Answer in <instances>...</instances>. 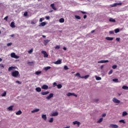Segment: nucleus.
I'll return each mask as SVG.
<instances>
[{"instance_id":"nucleus-9","label":"nucleus","mask_w":128,"mask_h":128,"mask_svg":"<svg viewBox=\"0 0 128 128\" xmlns=\"http://www.w3.org/2000/svg\"><path fill=\"white\" fill-rule=\"evenodd\" d=\"M73 124L74 125L77 124L78 128H79L80 126V122L78 121H75L73 122Z\"/></svg>"},{"instance_id":"nucleus-41","label":"nucleus","mask_w":128,"mask_h":128,"mask_svg":"<svg viewBox=\"0 0 128 128\" xmlns=\"http://www.w3.org/2000/svg\"><path fill=\"white\" fill-rule=\"evenodd\" d=\"M33 51H34V49L32 48L31 50H30L28 52V54H32V52Z\"/></svg>"},{"instance_id":"nucleus-45","label":"nucleus","mask_w":128,"mask_h":128,"mask_svg":"<svg viewBox=\"0 0 128 128\" xmlns=\"http://www.w3.org/2000/svg\"><path fill=\"white\" fill-rule=\"evenodd\" d=\"M4 68V65L2 64H0V68Z\"/></svg>"},{"instance_id":"nucleus-32","label":"nucleus","mask_w":128,"mask_h":128,"mask_svg":"<svg viewBox=\"0 0 128 128\" xmlns=\"http://www.w3.org/2000/svg\"><path fill=\"white\" fill-rule=\"evenodd\" d=\"M49 42H50V40H44V45L46 46V44H48Z\"/></svg>"},{"instance_id":"nucleus-16","label":"nucleus","mask_w":128,"mask_h":128,"mask_svg":"<svg viewBox=\"0 0 128 128\" xmlns=\"http://www.w3.org/2000/svg\"><path fill=\"white\" fill-rule=\"evenodd\" d=\"M42 118L44 120H46V114H42Z\"/></svg>"},{"instance_id":"nucleus-25","label":"nucleus","mask_w":128,"mask_h":128,"mask_svg":"<svg viewBox=\"0 0 128 128\" xmlns=\"http://www.w3.org/2000/svg\"><path fill=\"white\" fill-rule=\"evenodd\" d=\"M109 22H116V20L112 18H110L109 19Z\"/></svg>"},{"instance_id":"nucleus-38","label":"nucleus","mask_w":128,"mask_h":128,"mask_svg":"<svg viewBox=\"0 0 128 128\" xmlns=\"http://www.w3.org/2000/svg\"><path fill=\"white\" fill-rule=\"evenodd\" d=\"M54 122V118H51L50 120H48L49 122Z\"/></svg>"},{"instance_id":"nucleus-55","label":"nucleus","mask_w":128,"mask_h":128,"mask_svg":"<svg viewBox=\"0 0 128 128\" xmlns=\"http://www.w3.org/2000/svg\"><path fill=\"white\" fill-rule=\"evenodd\" d=\"M82 14H86V12H83V11H81Z\"/></svg>"},{"instance_id":"nucleus-59","label":"nucleus","mask_w":128,"mask_h":128,"mask_svg":"<svg viewBox=\"0 0 128 128\" xmlns=\"http://www.w3.org/2000/svg\"><path fill=\"white\" fill-rule=\"evenodd\" d=\"M106 116V114H102V118H104Z\"/></svg>"},{"instance_id":"nucleus-37","label":"nucleus","mask_w":128,"mask_h":128,"mask_svg":"<svg viewBox=\"0 0 128 128\" xmlns=\"http://www.w3.org/2000/svg\"><path fill=\"white\" fill-rule=\"evenodd\" d=\"M112 81L114 82H118V78H114L112 80Z\"/></svg>"},{"instance_id":"nucleus-7","label":"nucleus","mask_w":128,"mask_h":128,"mask_svg":"<svg viewBox=\"0 0 128 128\" xmlns=\"http://www.w3.org/2000/svg\"><path fill=\"white\" fill-rule=\"evenodd\" d=\"M110 128H118V126L114 124H111L110 126Z\"/></svg>"},{"instance_id":"nucleus-35","label":"nucleus","mask_w":128,"mask_h":128,"mask_svg":"<svg viewBox=\"0 0 128 128\" xmlns=\"http://www.w3.org/2000/svg\"><path fill=\"white\" fill-rule=\"evenodd\" d=\"M114 32H115V34H118V32H120V29L119 28L115 29Z\"/></svg>"},{"instance_id":"nucleus-15","label":"nucleus","mask_w":128,"mask_h":128,"mask_svg":"<svg viewBox=\"0 0 128 128\" xmlns=\"http://www.w3.org/2000/svg\"><path fill=\"white\" fill-rule=\"evenodd\" d=\"M50 6L52 8V10H56V6H54V4H51Z\"/></svg>"},{"instance_id":"nucleus-39","label":"nucleus","mask_w":128,"mask_h":128,"mask_svg":"<svg viewBox=\"0 0 128 128\" xmlns=\"http://www.w3.org/2000/svg\"><path fill=\"white\" fill-rule=\"evenodd\" d=\"M75 18H76V20H80L81 18L80 16H75Z\"/></svg>"},{"instance_id":"nucleus-12","label":"nucleus","mask_w":128,"mask_h":128,"mask_svg":"<svg viewBox=\"0 0 128 128\" xmlns=\"http://www.w3.org/2000/svg\"><path fill=\"white\" fill-rule=\"evenodd\" d=\"M58 116V112H55L51 114L52 116Z\"/></svg>"},{"instance_id":"nucleus-53","label":"nucleus","mask_w":128,"mask_h":128,"mask_svg":"<svg viewBox=\"0 0 128 128\" xmlns=\"http://www.w3.org/2000/svg\"><path fill=\"white\" fill-rule=\"evenodd\" d=\"M44 20V18H40V22H42V20Z\"/></svg>"},{"instance_id":"nucleus-46","label":"nucleus","mask_w":128,"mask_h":128,"mask_svg":"<svg viewBox=\"0 0 128 128\" xmlns=\"http://www.w3.org/2000/svg\"><path fill=\"white\" fill-rule=\"evenodd\" d=\"M102 80V78L100 77H96V80Z\"/></svg>"},{"instance_id":"nucleus-57","label":"nucleus","mask_w":128,"mask_h":128,"mask_svg":"<svg viewBox=\"0 0 128 128\" xmlns=\"http://www.w3.org/2000/svg\"><path fill=\"white\" fill-rule=\"evenodd\" d=\"M56 84H57L56 82H54V84H53V86H58V85H56Z\"/></svg>"},{"instance_id":"nucleus-64","label":"nucleus","mask_w":128,"mask_h":128,"mask_svg":"<svg viewBox=\"0 0 128 128\" xmlns=\"http://www.w3.org/2000/svg\"><path fill=\"white\" fill-rule=\"evenodd\" d=\"M101 70H102L104 68V66H102L100 67Z\"/></svg>"},{"instance_id":"nucleus-31","label":"nucleus","mask_w":128,"mask_h":128,"mask_svg":"<svg viewBox=\"0 0 128 128\" xmlns=\"http://www.w3.org/2000/svg\"><path fill=\"white\" fill-rule=\"evenodd\" d=\"M122 88H123V90H128V86H124L122 87Z\"/></svg>"},{"instance_id":"nucleus-30","label":"nucleus","mask_w":128,"mask_h":128,"mask_svg":"<svg viewBox=\"0 0 128 128\" xmlns=\"http://www.w3.org/2000/svg\"><path fill=\"white\" fill-rule=\"evenodd\" d=\"M104 118H100L98 122V124H100V122H102Z\"/></svg>"},{"instance_id":"nucleus-19","label":"nucleus","mask_w":128,"mask_h":128,"mask_svg":"<svg viewBox=\"0 0 128 128\" xmlns=\"http://www.w3.org/2000/svg\"><path fill=\"white\" fill-rule=\"evenodd\" d=\"M90 78V75L82 76V77H80V78H85V80H86V78Z\"/></svg>"},{"instance_id":"nucleus-48","label":"nucleus","mask_w":128,"mask_h":128,"mask_svg":"<svg viewBox=\"0 0 128 128\" xmlns=\"http://www.w3.org/2000/svg\"><path fill=\"white\" fill-rule=\"evenodd\" d=\"M28 64L30 66H32V64H34V62H28Z\"/></svg>"},{"instance_id":"nucleus-13","label":"nucleus","mask_w":128,"mask_h":128,"mask_svg":"<svg viewBox=\"0 0 128 128\" xmlns=\"http://www.w3.org/2000/svg\"><path fill=\"white\" fill-rule=\"evenodd\" d=\"M50 94V92L48 91H47L46 92H41V94L42 96H46V94Z\"/></svg>"},{"instance_id":"nucleus-4","label":"nucleus","mask_w":128,"mask_h":128,"mask_svg":"<svg viewBox=\"0 0 128 128\" xmlns=\"http://www.w3.org/2000/svg\"><path fill=\"white\" fill-rule=\"evenodd\" d=\"M112 102H115V104H120V101L116 98H114L112 99Z\"/></svg>"},{"instance_id":"nucleus-27","label":"nucleus","mask_w":128,"mask_h":128,"mask_svg":"<svg viewBox=\"0 0 128 128\" xmlns=\"http://www.w3.org/2000/svg\"><path fill=\"white\" fill-rule=\"evenodd\" d=\"M74 93H71V92H68L67 94L68 96H74Z\"/></svg>"},{"instance_id":"nucleus-54","label":"nucleus","mask_w":128,"mask_h":128,"mask_svg":"<svg viewBox=\"0 0 128 128\" xmlns=\"http://www.w3.org/2000/svg\"><path fill=\"white\" fill-rule=\"evenodd\" d=\"M16 82L17 84H22V82H20L18 80L16 81Z\"/></svg>"},{"instance_id":"nucleus-42","label":"nucleus","mask_w":128,"mask_h":128,"mask_svg":"<svg viewBox=\"0 0 128 128\" xmlns=\"http://www.w3.org/2000/svg\"><path fill=\"white\" fill-rule=\"evenodd\" d=\"M64 70H68V66H64Z\"/></svg>"},{"instance_id":"nucleus-1","label":"nucleus","mask_w":128,"mask_h":128,"mask_svg":"<svg viewBox=\"0 0 128 128\" xmlns=\"http://www.w3.org/2000/svg\"><path fill=\"white\" fill-rule=\"evenodd\" d=\"M12 76L14 78H18V76H20V72L18 70H14L12 72Z\"/></svg>"},{"instance_id":"nucleus-6","label":"nucleus","mask_w":128,"mask_h":128,"mask_svg":"<svg viewBox=\"0 0 128 128\" xmlns=\"http://www.w3.org/2000/svg\"><path fill=\"white\" fill-rule=\"evenodd\" d=\"M108 62V60H102L98 62V64H106Z\"/></svg>"},{"instance_id":"nucleus-2","label":"nucleus","mask_w":128,"mask_h":128,"mask_svg":"<svg viewBox=\"0 0 128 128\" xmlns=\"http://www.w3.org/2000/svg\"><path fill=\"white\" fill-rule=\"evenodd\" d=\"M11 58H18L20 56H16V53L12 52L10 54Z\"/></svg>"},{"instance_id":"nucleus-11","label":"nucleus","mask_w":128,"mask_h":128,"mask_svg":"<svg viewBox=\"0 0 128 128\" xmlns=\"http://www.w3.org/2000/svg\"><path fill=\"white\" fill-rule=\"evenodd\" d=\"M42 90H48V86L46 84H44L42 86Z\"/></svg>"},{"instance_id":"nucleus-47","label":"nucleus","mask_w":128,"mask_h":128,"mask_svg":"<svg viewBox=\"0 0 128 128\" xmlns=\"http://www.w3.org/2000/svg\"><path fill=\"white\" fill-rule=\"evenodd\" d=\"M56 50H60V46H57L55 47Z\"/></svg>"},{"instance_id":"nucleus-17","label":"nucleus","mask_w":128,"mask_h":128,"mask_svg":"<svg viewBox=\"0 0 128 128\" xmlns=\"http://www.w3.org/2000/svg\"><path fill=\"white\" fill-rule=\"evenodd\" d=\"M36 90L38 92H42V88L40 87H38L36 88Z\"/></svg>"},{"instance_id":"nucleus-5","label":"nucleus","mask_w":128,"mask_h":128,"mask_svg":"<svg viewBox=\"0 0 128 128\" xmlns=\"http://www.w3.org/2000/svg\"><path fill=\"white\" fill-rule=\"evenodd\" d=\"M54 97V94L51 93L49 94V96H47L46 97V100H50V98H52Z\"/></svg>"},{"instance_id":"nucleus-60","label":"nucleus","mask_w":128,"mask_h":128,"mask_svg":"<svg viewBox=\"0 0 128 128\" xmlns=\"http://www.w3.org/2000/svg\"><path fill=\"white\" fill-rule=\"evenodd\" d=\"M86 16H87L86 15H84V19L86 18Z\"/></svg>"},{"instance_id":"nucleus-29","label":"nucleus","mask_w":128,"mask_h":128,"mask_svg":"<svg viewBox=\"0 0 128 128\" xmlns=\"http://www.w3.org/2000/svg\"><path fill=\"white\" fill-rule=\"evenodd\" d=\"M76 76H78V78H82V76H80V74L79 72H78L76 74Z\"/></svg>"},{"instance_id":"nucleus-49","label":"nucleus","mask_w":128,"mask_h":128,"mask_svg":"<svg viewBox=\"0 0 128 128\" xmlns=\"http://www.w3.org/2000/svg\"><path fill=\"white\" fill-rule=\"evenodd\" d=\"M114 70H111L109 72H108V74H112Z\"/></svg>"},{"instance_id":"nucleus-52","label":"nucleus","mask_w":128,"mask_h":128,"mask_svg":"<svg viewBox=\"0 0 128 128\" xmlns=\"http://www.w3.org/2000/svg\"><path fill=\"white\" fill-rule=\"evenodd\" d=\"M12 43L10 42L7 44L8 46H12Z\"/></svg>"},{"instance_id":"nucleus-28","label":"nucleus","mask_w":128,"mask_h":128,"mask_svg":"<svg viewBox=\"0 0 128 128\" xmlns=\"http://www.w3.org/2000/svg\"><path fill=\"white\" fill-rule=\"evenodd\" d=\"M36 74V76H38L39 74H42V71H37L35 72Z\"/></svg>"},{"instance_id":"nucleus-44","label":"nucleus","mask_w":128,"mask_h":128,"mask_svg":"<svg viewBox=\"0 0 128 128\" xmlns=\"http://www.w3.org/2000/svg\"><path fill=\"white\" fill-rule=\"evenodd\" d=\"M119 122H122L123 124H126V122H124V120H120Z\"/></svg>"},{"instance_id":"nucleus-36","label":"nucleus","mask_w":128,"mask_h":128,"mask_svg":"<svg viewBox=\"0 0 128 128\" xmlns=\"http://www.w3.org/2000/svg\"><path fill=\"white\" fill-rule=\"evenodd\" d=\"M128 116V112H124L122 113V116Z\"/></svg>"},{"instance_id":"nucleus-18","label":"nucleus","mask_w":128,"mask_h":128,"mask_svg":"<svg viewBox=\"0 0 128 128\" xmlns=\"http://www.w3.org/2000/svg\"><path fill=\"white\" fill-rule=\"evenodd\" d=\"M22 114V110H19L18 112H17L16 113V116H20V114Z\"/></svg>"},{"instance_id":"nucleus-8","label":"nucleus","mask_w":128,"mask_h":128,"mask_svg":"<svg viewBox=\"0 0 128 128\" xmlns=\"http://www.w3.org/2000/svg\"><path fill=\"white\" fill-rule=\"evenodd\" d=\"M122 3H114L112 5V7L114 8V6H122Z\"/></svg>"},{"instance_id":"nucleus-22","label":"nucleus","mask_w":128,"mask_h":128,"mask_svg":"<svg viewBox=\"0 0 128 128\" xmlns=\"http://www.w3.org/2000/svg\"><path fill=\"white\" fill-rule=\"evenodd\" d=\"M11 28H16V26H14V22H12L10 24Z\"/></svg>"},{"instance_id":"nucleus-34","label":"nucleus","mask_w":128,"mask_h":128,"mask_svg":"<svg viewBox=\"0 0 128 128\" xmlns=\"http://www.w3.org/2000/svg\"><path fill=\"white\" fill-rule=\"evenodd\" d=\"M57 88H62V84H59L57 85Z\"/></svg>"},{"instance_id":"nucleus-3","label":"nucleus","mask_w":128,"mask_h":128,"mask_svg":"<svg viewBox=\"0 0 128 128\" xmlns=\"http://www.w3.org/2000/svg\"><path fill=\"white\" fill-rule=\"evenodd\" d=\"M42 54H44V58H48V53H46V52L44 50L42 51Z\"/></svg>"},{"instance_id":"nucleus-62","label":"nucleus","mask_w":128,"mask_h":128,"mask_svg":"<svg viewBox=\"0 0 128 128\" xmlns=\"http://www.w3.org/2000/svg\"><path fill=\"white\" fill-rule=\"evenodd\" d=\"M96 30H92V32H91V34H94V32Z\"/></svg>"},{"instance_id":"nucleus-23","label":"nucleus","mask_w":128,"mask_h":128,"mask_svg":"<svg viewBox=\"0 0 128 128\" xmlns=\"http://www.w3.org/2000/svg\"><path fill=\"white\" fill-rule=\"evenodd\" d=\"M60 22L62 24V22H64V18H61L59 20Z\"/></svg>"},{"instance_id":"nucleus-63","label":"nucleus","mask_w":128,"mask_h":128,"mask_svg":"<svg viewBox=\"0 0 128 128\" xmlns=\"http://www.w3.org/2000/svg\"><path fill=\"white\" fill-rule=\"evenodd\" d=\"M63 50H66V47H64V48H63Z\"/></svg>"},{"instance_id":"nucleus-24","label":"nucleus","mask_w":128,"mask_h":128,"mask_svg":"<svg viewBox=\"0 0 128 128\" xmlns=\"http://www.w3.org/2000/svg\"><path fill=\"white\" fill-rule=\"evenodd\" d=\"M46 24V22H42L40 24V26H44Z\"/></svg>"},{"instance_id":"nucleus-21","label":"nucleus","mask_w":128,"mask_h":128,"mask_svg":"<svg viewBox=\"0 0 128 128\" xmlns=\"http://www.w3.org/2000/svg\"><path fill=\"white\" fill-rule=\"evenodd\" d=\"M40 112V109H35L32 111V114H34V112Z\"/></svg>"},{"instance_id":"nucleus-33","label":"nucleus","mask_w":128,"mask_h":128,"mask_svg":"<svg viewBox=\"0 0 128 128\" xmlns=\"http://www.w3.org/2000/svg\"><path fill=\"white\" fill-rule=\"evenodd\" d=\"M50 66H47V67H46L44 68V70H50Z\"/></svg>"},{"instance_id":"nucleus-40","label":"nucleus","mask_w":128,"mask_h":128,"mask_svg":"<svg viewBox=\"0 0 128 128\" xmlns=\"http://www.w3.org/2000/svg\"><path fill=\"white\" fill-rule=\"evenodd\" d=\"M116 68H118V66H116V65H114L112 66V68H113V70H116Z\"/></svg>"},{"instance_id":"nucleus-14","label":"nucleus","mask_w":128,"mask_h":128,"mask_svg":"<svg viewBox=\"0 0 128 128\" xmlns=\"http://www.w3.org/2000/svg\"><path fill=\"white\" fill-rule=\"evenodd\" d=\"M55 64H62V60H58L54 62Z\"/></svg>"},{"instance_id":"nucleus-26","label":"nucleus","mask_w":128,"mask_h":128,"mask_svg":"<svg viewBox=\"0 0 128 128\" xmlns=\"http://www.w3.org/2000/svg\"><path fill=\"white\" fill-rule=\"evenodd\" d=\"M13 108H14V106H9V107L8 108V110H10V111L12 110Z\"/></svg>"},{"instance_id":"nucleus-51","label":"nucleus","mask_w":128,"mask_h":128,"mask_svg":"<svg viewBox=\"0 0 128 128\" xmlns=\"http://www.w3.org/2000/svg\"><path fill=\"white\" fill-rule=\"evenodd\" d=\"M24 16H28V12H25L24 14Z\"/></svg>"},{"instance_id":"nucleus-20","label":"nucleus","mask_w":128,"mask_h":128,"mask_svg":"<svg viewBox=\"0 0 128 128\" xmlns=\"http://www.w3.org/2000/svg\"><path fill=\"white\" fill-rule=\"evenodd\" d=\"M106 40H114V38H112V37H106Z\"/></svg>"},{"instance_id":"nucleus-56","label":"nucleus","mask_w":128,"mask_h":128,"mask_svg":"<svg viewBox=\"0 0 128 128\" xmlns=\"http://www.w3.org/2000/svg\"><path fill=\"white\" fill-rule=\"evenodd\" d=\"M120 38H116V40L117 42H120Z\"/></svg>"},{"instance_id":"nucleus-43","label":"nucleus","mask_w":128,"mask_h":128,"mask_svg":"<svg viewBox=\"0 0 128 128\" xmlns=\"http://www.w3.org/2000/svg\"><path fill=\"white\" fill-rule=\"evenodd\" d=\"M6 96V92H4L3 94H2V96Z\"/></svg>"},{"instance_id":"nucleus-61","label":"nucleus","mask_w":128,"mask_h":128,"mask_svg":"<svg viewBox=\"0 0 128 128\" xmlns=\"http://www.w3.org/2000/svg\"><path fill=\"white\" fill-rule=\"evenodd\" d=\"M110 34H114V31H110Z\"/></svg>"},{"instance_id":"nucleus-50","label":"nucleus","mask_w":128,"mask_h":128,"mask_svg":"<svg viewBox=\"0 0 128 128\" xmlns=\"http://www.w3.org/2000/svg\"><path fill=\"white\" fill-rule=\"evenodd\" d=\"M8 16H6L4 18V20H6V22H8Z\"/></svg>"},{"instance_id":"nucleus-58","label":"nucleus","mask_w":128,"mask_h":128,"mask_svg":"<svg viewBox=\"0 0 128 128\" xmlns=\"http://www.w3.org/2000/svg\"><path fill=\"white\" fill-rule=\"evenodd\" d=\"M46 20H50V16H46Z\"/></svg>"},{"instance_id":"nucleus-10","label":"nucleus","mask_w":128,"mask_h":128,"mask_svg":"<svg viewBox=\"0 0 128 128\" xmlns=\"http://www.w3.org/2000/svg\"><path fill=\"white\" fill-rule=\"evenodd\" d=\"M16 67L12 66L8 68V71L10 72V70H16Z\"/></svg>"}]
</instances>
